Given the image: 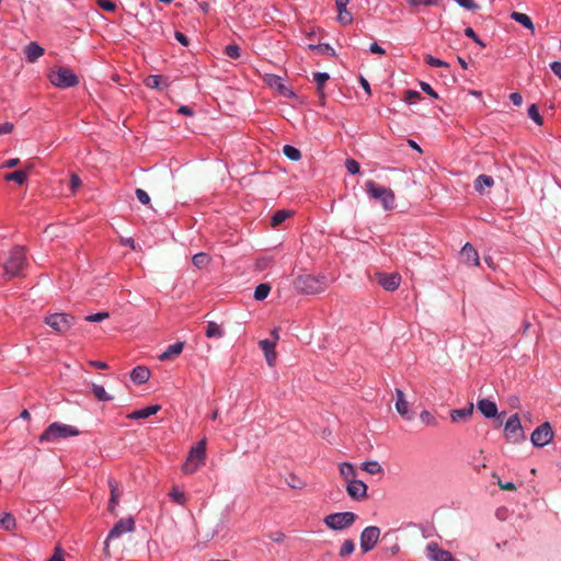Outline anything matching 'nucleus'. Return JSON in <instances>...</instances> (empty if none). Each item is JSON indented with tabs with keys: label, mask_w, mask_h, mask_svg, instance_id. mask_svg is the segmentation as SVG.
I'll return each mask as SVG.
<instances>
[{
	"label": "nucleus",
	"mask_w": 561,
	"mask_h": 561,
	"mask_svg": "<svg viewBox=\"0 0 561 561\" xmlns=\"http://www.w3.org/2000/svg\"><path fill=\"white\" fill-rule=\"evenodd\" d=\"M107 484H108L110 492H111V497L108 501V511L111 513H114L115 507L117 506V504L119 502L122 491L119 489L118 483L116 482V480L114 478H108Z\"/></svg>",
	"instance_id": "nucleus-17"
},
{
	"label": "nucleus",
	"mask_w": 561,
	"mask_h": 561,
	"mask_svg": "<svg viewBox=\"0 0 561 561\" xmlns=\"http://www.w3.org/2000/svg\"><path fill=\"white\" fill-rule=\"evenodd\" d=\"M365 187L368 196L379 201L385 210H391L396 207V196L391 188L380 186L374 181H367Z\"/></svg>",
	"instance_id": "nucleus-2"
},
{
	"label": "nucleus",
	"mask_w": 561,
	"mask_h": 561,
	"mask_svg": "<svg viewBox=\"0 0 561 561\" xmlns=\"http://www.w3.org/2000/svg\"><path fill=\"white\" fill-rule=\"evenodd\" d=\"M274 80H275V84H276V87H277L278 91H279L284 96H287V98H293V96H295V93H294L290 89H288L285 84H283V83L280 82V78H278V77H277V78H275Z\"/></svg>",
	"instance_id": "nucleus-47"
},
{
	"label": "nucleus",
	"mask_w": 561,
	"mask_h": 561,
	"mask_svg": "<svg viewBox=\"0 0 561 561\" xmlns=\"http://www.w3.org/2000/svg\"><path fill=\"white\" fill-rule=\"evenodd\" d=\"M201 466H203L201 462H197L196 460L187 457L186 461L184 462V465L182 467V471L185 474H192V473L196 472Z\"/></svg>",
	"instance_id": "nucleus-38"
},
{
	"label": "nucleus",
	"mask_w": 561,
	"mask_h": 561,
	"mask_svg": "<svg viewBox=\"0 0 561 561\" xmlns=\"http://www.w3.org/2000/svg\"><path fill=\"white\" fill-rule=\"evenodd\" d=\"M259 344H260V347L262 348V351L264 352L266 363L268 364V366L273 367L276 362V352H275L276 341L262 340V341H260Z\"/></svg>",
	"instance_id": "nucleus-18"
},
{
	"label": "nucleus",
	"mask_w": 561,
	"mask_h": 561,
	"mask_svg": "<svg viewBox=\"0 0 561 561\" xmlns=\"http://www.w3.org/2000/svg\"><path fill=\"white\" fill-rule=\"evenodd\" d=\"M271 291L268 284H260L254 290V298L259 301L264 300Z\"/></svg>",
	"instance_id": "nucleus-40"
},
{
	"label": "nucleus",
	"mask_w": 561,
	"mask_h": 561,
	"mask_svg": "<svg viewBox=\"0 0 561 561\" xmlns=\"http://www.w3.org/2000/svg\"><path fill=\"white\" fill-rule=\"evenodd\" d=\"M96 3L105 11H114L116 9V3L112 0H96Z\"/></svg>",
	"instance_id": "nucleus-53"
},
{
	"label": "nucleus",
	"mask_w": 561,
	"mask_h": 561,
	"mask_svg": "<svg viewBox=\"0 0 561 561\" xmlns=\"http://www.w3.org/2000/svg\"><path fill=\"white\" fill-rule=\"evenodd\" d=\"M110 317L108 312H98L85 317L89 322H101Z\"/></svg>",
	"instance_id": "nucleus-51"
},
{
	"label": "nucleus",
	"mask_w": 561,
	"mask_h": 561,
	"mask_svg": "<svg viewBox=\"0 0 561 561\" xmlns=\"http://www.w3.org/2000/svg\"><path fill=\"white\" fill-rule=\"evenodd\" d=\"M550 68L551 70L553 71V73L556 76H558L559 78H561V62L560 61H553L551 65H550Z\"/></svg>",
	"instance_id": "nucleus-64"
},
{
	"label": "nucleus",
	"mask_w": 561,
	"mask_h": 561,
	"mask_svg": "<svg viewBox=\"0 0 561 561\" xmlns=\"http://www.w3.org/2000/svg\"><path fill=\"white\" fill-rule=\"evenodd\" d=\"M336 8L339 11L337 20L343 24H350L353 21L352 14L347 11L346 7L350 0H336Z\"/></svg>",
	"instance_id": "nucleus-24"
},
{
	"label": "nucleus",
	"mask_w": 561,
	"mask_h": 561,
	"mask_svg": "<svg viewBox=\"0 0 561 561\" xmlns=\"http://www.w3.org/2000/svg\"><path fill=\"white\" fill-rule=\"evenodd\" d=\"M511 18L522 24L523 26H525L526 28L530 30V31H534L535 26H534V23L531 21V19L525 14V13H520V12H513L511 14Z\"/></svg>",
	"instance_id": "nucleus-31"
},
{
	"label": "nucleus",
	"mask_w": 561,
	"mask_h": 561,
	"mask_svg": "<svg viewBox=\"0 0 561 561\" xmlns=\"http://www.w3.org/2000/svg\"><path fill=\"white\" fill-rule=\"evenodd\" d=\"M420 420L425 423L426 425H430V426H436L437 425V422H436V419L434 417V415L428 412V411H422L420 413Z\"/></svg>",
	"instance_id": "nucleus-45"
},
{
	"label": "nucleus",
	"mask_w": 561,
	"mask_h": 561,
	"mask_svg": "<svg viewBox=\"0 0 561 561\" xmlns=\"http://www.w3.org/2000/svg\"><path fill=\"white\" fill-rule=\"evenodd\" d=\"M460 256H461L462 261L468 265L478 266L480 263L479 254H478L477 250L470 243H466L462 247V249L460 251Z\"/></svg>",
	"instance_id": "nucleus-19"
},
{
	"label": "nucleus",
	"mask_w": 561,
	"mask_h": 561,
	"mask_svg": "<svg viewBox=\"0 0 561 561\" xmlns=\"http://www.w3.org/2000/svg\"><path fill=\"white\" fill-rule=\"evenodd\" d=\"M505 436L511 443L525 439V434L518 414H513L505 423Z\"/></svg>",
	"instance_id": "nucleus-9"
},
{
	"label": "nucleus",
	"mask_w": 561,
	"mask_h": 561,
	"mask_svg": "<svg viewBox=\"0 0 561 561\" xmlns=\"http://www.w3.org/2000/svg\"><path fill=\"white\" fill-rule=\"evenodd\" d=\"M296 288L307 295H316L322 293L327 288V277L304 274L295 280Z\"/></svg>",
	"instance_id": "nucleus-3"
},
{
	"label": "nucleus",
	"mask_w": 561,
	"mask_h": 561,
	"mask_svg": "<svg viewBox=\"0 0 561 561\" xmlns=\"http://www.w3.org/2000/svg\"><path fill=\"white\" fill-rule=\"evenodd\" d=\"M150 371L145 366H137L130 373V378L135 383L142 385L148 381Z\"/></svg>",
	"instance_id": "nucleus-26"
},
{
	"label": "nucleus",
	"mask_w": 561,
	"mask_h": 561,
	"mask_svg": "<svg viewBox=\"0 0 561 561\" xmlns=\"http://www.w3.org/2000/svg\"><path fill=\"white\" fill-rule=\"evenodd\" d=\"M345 167H346V170L351 173V174H356L359 172V163L354 160V159H347L345 161Z\"/></svg>",
	"instance_id": "nucleus-50"
},
{
	"label": "nucleus",
	"mask_w": 561,
	"mask_h": 561,
	"mask_svg": "<svg viewBox=\"0 0 561 561\" xmlns=\"http://www.w3.org/2000/svg\"><path fill=\"white\" fill-rule=\"evenodd\" d=\"M420 87H421L422 91L427 93L430 96H432L434 99H438V94L433 90V88L428 83L421 82Z\"/></svg>",
	"instance_id": "nucleus-58"
},
{
	"label": "nucleus",
	"mask_w": 561,
	"mask_h": 561,
	"mask_svg": "<svg viewBox=\"0 0 561 561\" xmlns=\"http://www.w3.org/2000/svg\"><path fill=\"white\" fill-rule=\"evenodd\" d=\"M426 552L431 561H455L453 554L442 549L436 542H430L426 546Z\"/></svg>",
	"instance_id": "nucleus-13"
},
{
	"label": "nucleus",
	"mask_w": 561,
	"mask_h": 561,
	"mask_svg": "<svg viewBox=\"0 0 561 561\" xmlns=\"http://www.w3.org/2000/svg\"><path fill=\"white\" fill-rule=\"evenodd\" d=\"M367 485L360 480H350L346 483L347 494L355 501H363L367 497Z\"/></svg>",
	"instance_id": "nucleus-12"
},
{
	"label": "nucleus",
	"mask_w": 561,
	"mask_h": 561,
	"mask_svg": "<svg viewBox=\"0 0 561 561\" xmlns=\"http://www.w3.org/2000/svg\"><path fill=\"white\" fill-rule=\"evenodd\" d=\"M380 529L376 526L366 527L360 534V549L363 553H367L374 549L379 540Z\"/></svg>",
	"instance_id": "nucleus-10"
},
{
	"label": "nucleus",
	"mask_w": 561,
	"mask_h": 561,
	"mask_svg": "<svg viewBox=\"0 0 561 561\" xmlns=\"http://www.w3.org/2000/svg\"><path fill=\"white\" fill-rule=\"evenodd\" d=\"M465 35H466L467 37L472 38V39H473L477 44H479L480 46H482V47H484V46H485V45H484V43H483V42H482V41L477 36V34H476V32L473 31V28H472V27H467V28L465 30Z\"/></svg>",
	"instance_id": "nucleus-56"
},
{
	"label": "nucleus",
	"mask_w": 561,
	"mask_h": 561,
	"mask_svg": "<svg viewBox=\"0 0 561 561\" xmlns=\"http://www.w3.org/2000/svg\"><path fill=\"white\" fill-rule=\"evenodd\" d=\"M355 550V543L352 539H345L340 548L339 556L345 558L351 556Z\"/></svg>",
	"instance_id": "nucleus-37"
},
{
	"label": "nucleus",
	"mask_w": 561,
	"mask_h": 561,
	"mask_svg": "<svg viewBox=\"0 0 561 561\" xmlns=\"http://www.w3.org/2000/svg\"><path fill=\"white\" fill-rule=\"evenodd\" d=\"M425 61L427 65L432 67H448V64L446 61L435 58L431 55L425 56Z\"/></svg>",
	"instance_id": "nucleus-48"
},
{
	"label": "nucleus",
	"mask_w": 561,
	"mask_h": 561,
	"mask_svg": "<svg viewBox=\"0 0 561 561\" xmlns=\"http://www.w3.org/2000/svg\"><path fill=\"white\" fill-rule=\"evenodd\" d=\"M4 179L7 181H13L20 185L24 184L27 179V171L19 170L11 173H8Z\"/></svg>",
	"instance_id": "nucleus-33"
},
{
	"label": "nucleus",
	"mask_w": 561,
	"mask_h": 561,
	"mask_svg": "<svg viewBox=\"0 0 561 561\" xmlns=\"http://www.w3.org/2000/svg\"><path fill=\"white\" fill-rule=\"evenodd\" d=\"M472 413H473V404H470L469 407L463 408V409L453 410L450 412V417L454 422H458V421L468 419L469 416H471Z\"/></svg>",
	"instance_id": "nucleus-28"
},
{
	"label": "nucleus",
	"mask_w": 561,
	"mask_h": 561,
	"mask_svg": "<svg viewBox=\"0 0 561 561\" xmlns=\"http://www.w3.org/2000/svg\"><path fill=\"white\" fill-rule=\"evenodd\" d=\"M363 470L370 474H377L382 472V467L378 461H366L363 463Z\"/></svg>",
	"instance_id": "nucleus-43"
},
{
	"label": "nucleus",
	"mask_w": 561,
	"mask_h": 561,
	"mask_svg": "<svg viewBox=\"0 0 561 561\" xmlns=\"http://www.w3.org/2000/svg\"><path fill=\"white\" fill-rule=\"evenodd\" d=\"M309 49L317 50L320 54H327V53H334L333 48L329 44H319V45H312L310 44L308 46Z\"/></svg>",
	"instance_id": "nucleus-49"
},
{
	"label": "nucleus",
	"mask_w": 561,
	"mask_h": 561,
	"mask_svg": "<svg viewBox=\"0 0 561 561\" xmlns=\"http://www.w3.org/2000/svg\"><path fill=\"white\" fill-rule=\"evenodd\" d=\"M45 323L57 333L64 334L75 324V318L68 313H54L45 318Z\"/></svg>",
	"instance_id": "nucleus-7"
},
{
	"label": "nucleus",
	"mask_w": 561,
	"mask_h": 561,
	"mask_svg": "<svg viewBox=\"0 0 561 561\" xmlns=\"http://www.w3.org/2000/svg\"><path fill=\"white\" fill-rule=\"evenodd\" d=\"M92 392L94 394V397L99 400V401H110L112 400L113 398L106 392V390L104 389L103 386H100V385H96V383H93L92 385Z\"/></svg>",
	"instance_id": "nucleus-35"
},
{
	"label": "nucleus",
	"mask_w": 561,
	"mask_h": 561,
	"mask_svg": "<svg viewBox=\"0 0 561 561\" xmlns=\"http://www.w3.org/2000/svg\"><path fill=\"white\" fill-rule=\"evenodd\" d=\"M26 266L27 259L25 248L15 245L10 250L8 259L3 262V278L10 280L14 277H23Z\"/></svg>",
	"instance_id": "nucleus-1"
},
{
	"label": "nucleus",
	"mask_w": 561,
	"mask_h": 561,
	"mask_svg": "<svg viewBox=\"0 0 561 561\" xmlns=\"http://www.w3.org/2000/svg\"><path fill=\"white\" fill-rule=\"evenodd\" d=\"M553 438V431L550 423L546 422L538 426L531 434L530 440L536 447L548 445Z\"/></svg>",
	"instance_id": "nucleus-11"
},
{
	"label": "nucleus",
	"mask_w": 561,
	"mask_h": 561,
	"mask_svg": "<svg viewBox=\"0 0 561 561\" xmlns=\"http://www.w3.org/2000/svg\"><path fill=\"white\" fill-rule=\"evenodd\" d=\"M287 484L293 489H301L304 486V483L300 481V479L294 474L289 477Z\"/></svg>",
	"instance_id": "nucleus-57"
},
{
	"label": "nucleus",
	"mask_w": 561,
	"mask_h": 561,
	"mask_svg": "<svg viewBox=\"0 0 561 561\" xmlns=\"http://www.w3.org/2000/svg\"><path fill=\"white\" fill-rule=\"evenodd\" d=\"M0 527L5 530H12L15 528V518L10 513H3L0 515Z\"/></svg>",
	"instance_id": "nucleus-34"
},
{
	"label": "nucleus",
	"mask_w": 561,
	"mask_h": 561,
	"mask_svg": "<svg viewBox=\"0 0 561 561\" xmlns=\"http://www.w3.org/2000/svg\"><path fill=\"white\" fill-rule=\"evenodd\" d=\"M205 334L208 339L221 337L224 335V330L216 322L209 321Z\"/></svg>",
	"instance_id": "nucleus-32"
},
{
	"label": "nucleus",
	"mask_w": 561,
	"mask_h": 561,
	"mask_svg": "<svg viewBox=\"0 0 561 561\" xmlns=\"http://www.w3.org/2000/svg\"><path fill=\"white\" fill-rule=\"evenodd\" d=\"M79 433L80 432L75 426L54 422L42 433L39 442H56L59 438L77 436Z\"/></svg>",
	"instance_id": "nucleus-4"
},
{
	"label": "nucleus",
	"mask_w": 561,
	"mask_h": 561,
	"mask_svg": "<svg viewBox=\"0 0 561 561\" xmlns=\"http://www.w3.org/2000/svg\"><path fill=\"white\" fill-rule=\"evenodd\" d=\"M136 196L138 198V201L144 204V205H148L150 203V197L149 195L147 194V192H145L144 190L141 188H137L136 190Z\"/></svg>",
	"instance_id": "nucleus-55"
},
{
	"label": "nucleus",
	"mask_w": 561,
	"mask_h": 561,
	"mask_svg": "<svg viewBox=\"0 0 561 561\" xmlns=\"http://www.w3.org/2000/svg\"><path fill=\"white\" fill-rule=\"evenodd\" d=\"M80 186H81L80 178L77 174H71L70 188H71L72 193H75L77 191V188Z\"/></svg>",
	"instance_id": "nucleus-59"
},
{
	"label": "nucleus",
	"mask_w": 561,
	"mask_h": 561,
	"mask_svg": "<svg viewBox=\"0 0 561 561\" xmlns=\"http://www.w3.org/2000/svg\"><path fill=\"white\" fill-rule=\"evenodd\" d=\"M44 53V48L35 42H31L24 48L25 58L28 62H35Z\"/></svg>",
	"instance_id": "nucleus-20"
},
{
	"label": "nucleus",
	"mask_w": 561,
	"mask_h": 561,
	"mask_svg": "<svg viewBox=\"0 0 561 561\" xmlns=\"http://www.w3.org/2000/svg\"><path fill=\"white\" fill-rule=\"evenodd\" d=\"M356 519L357 515L355 513L341 512L327 515L323 523L332 530H343L351 527Z\"/></svg>",
	"instance_id": "nucleus-5"
},
{
	"label": "nucleus",
	"mask_w": 561,
	"mask_h": 561,
	"mask_svg": "<svg viewBox=\"0 0 561 561\" xmlns=\"http://www.w3.org/2000/svg\"><path fill=\"white\" fill-rule=\"evenodd\" d=\"M460 7L467 10H477L479 5L473 0H455Z\"/></svg>",
	"instance_id": "nucleus-54"
},
{
	"label": "nucleus",
	"mask_w": 561,
	"mask_h": 561,
	"mask_svg": "<svg viewBox=\"0 0 561 561\" xmlns=\"http://www.w3.org/2000/svg\"><path fill=\"white\" fill-rule=\"evenodd\" d=\"M184 348L183 342H178L174 344H171L167 347V350L159 356L160 360H171L179 356Z\"/></svg>",
	"instance_id": "nucleus-25"
},
{
	"label": "nucleus",
	"mask_w": 561,
	"mask_h": 561,
	"mask_svg": "<svg viewBox=\"0 0 561 561\" xmlns=\"http://www.w3.org/2000/svg\"><path fill=\"white\" fill-rule=\"evenodd\" d=\"M49 79L55 87L60 89L72 88L79 83V79L75 72L66 67H58L56 70H53L49 75Z\"/></svg>",
	"instance_id": "nucleus-6"
},
{
	"label": "nucleus",
	"mask_w": 561,
	"mask_h": 561,
	"mask_svg": "<svg viewBox=\"0 0 561 561\" xmlns=\"http://www.w3.org/2000/svg\"><path fill=\"white\" fill-rule=\"evenodd\" d=\"M377 282L380 286H382L386 290H396L399 285L401 277L397 273L392 274H383V273H377L376 274Z\"/></svg>",
	"instance_id": "nucleus-14"
},
{
	"label": "nucleus",
	"mask_w": 561,
	"mask_h": 561,
	"mask_svg": "<svg viewBox=\"0 0 561 561\" xmlns=\"http://www.w3.org/2000/svg\"><path fill=\"white\" fill-rule=\"evenodd\" d=\"M145 85L149 89L164 90L168 88L169 83L165 78L162 76L151 75L148 76L145 81Z\"/></svg>",
	"instance_id": "nucleus-23"
},
{
	"label": "nucleus",
	"mask_w": 561,
	"mask_h": 561,
	"mask_svg": "<svg viewBox=\"0 0 561 561\" xmlns=\"http://www.w3.org/2000/svg\"><path fill=\"white\" fill-rule=\"evenodd\" d=\"M339 471H340L341 477L346 481V483L350 480L355 479V474H356L355 469H354L353 465L350 462H342L339 466Z\"/></svg>",
	"instance_id": "nucleus-30"
},
{
	"label": "nucleus",
	"mask_w": 561,
	"mask_h": 561,
	"mask_svg": "<svg viewBox=\"0 0 561 561\" xmlns=\"http://www.w3.org/2000/svg\"><path fill=\"white\" fill-rule=\"evenodd\" d=\"M409 407L404 392L401 389H396V410L405 420L413 419V413L410 412Z\"/></svg>",
	"instance_id": "nucleus-15"
},
{
	"label": "nucleus",
	"mask_w": 561,
	"mask_h": 561,
	"mask_svg": "<svg viewBox=\"0 0 561 561\" xmlns=\"http://www.w3.org/2000/svg\"><path fill=\"white\" fill-rule=\"evenodd\" d=\"M192 262L197 268H203L210 262V257L208 254L201 252L193 256Z\"/></svg>",
	"instance_id": "nucleus-42"
},
{
	"label": "nucleus",
	"mask_w": 561,
	"mask_h": 561,
	"mask_svg": "<svg viewBox=\"0 0 561 561\" xmlns=\"http://www.w3.org/2000/svg\"><path fill=\"white\" fill-rule=\"evenodd\" d=\"M477 407L485 417H494L497 414L496 404L488 399L479 400Z\"/></svg>",
	"instance_id": "nucleus-22"
},
{
	"label": "nucleus",
	"mask_w": 561,
	"mask_h": 561,
	"mask_svg": "<svg viewBox=\"0 0 561 561\" xmlns=\"http://www.w3.org/2000/svg\"><path fill=\"white\" fill-rule=\"evenodd\" d=\"M206 446H207V440L204 437L198 443H196L194 446H192L187 457L204 465L205 459H206Z\"/></svg>",
	"instance_id": "nucleus-16"
},
{
	"label": "nucleus",
	"mask_w": 561,
	"mask_h": 561,
	"mask_svg": "<svg viewBox=\"0 0 561 561\" xmlns=\"http://www.w3.org/2000/svg\"><path fill=\"white\" fill-rule=\"evenodd\" d=\"M289 215H290V213L287 210L276 211L271 218L272 227L275 228V227L279 226L280 224H283L289 217Z\"/></svg>",
	"instance_id": "nucleus-41"
},
{
	"label": "nucleus",
	"mask_w": 561,
	"mask_h": 561,
	"mask_svg": "<svg viewBox=\"0 0 561 561\" xmlns=\"http://www.w3.org/2000/svg\"><path fill=\"white\" fill-rule=\"evenodd\" d=\"M330 79V76L329 73L327 72H314L313 73V80L316 81L317 83V91L320 95V99L323 101L324 100V92H323V87H324V83Z\"/></svg>",
	"instance_id": "nucleus-29"
},
{
	"label": "nucleus",
	"mask_w": 561,
	"mask_h": 561,
	"mask_svg": "<svg viewBox=\"0 0 561 561\" xmlns=\"http://www.w3.org/2000/svg\"><path fill=\"white\" fill-rule=\"evenodd\" d=\"M421 98V94L414 90H407L404 93V101L412 104Z\"/></svg>",
	"instance_id": "nucleus-52"
},
{
	"label": "nucleus",
	"mask_w": 561,
	"mask_h": 561,
	"mask_svg": "<svg viewBox=\"0 0 561 561\" xmlns=\"http://www.w3.org/2000/svg\"><path fill=\"white\" fill-rule=\"evenodd\" d=\"M497 485L501 490L504 491H515L516 486L513 482H502L501 480L497 481Z\"/></svg>",
	"instance_id": "nucleus-61"
},
{
	"label": "nucleus",
	"mask_w": 561,
	"mask_h": 561,
	"mask_svg": "<svg viewBox=\"0 0 561 561\" xmlns=\"http://www.w3.org/2000/svg\"><path fill=\"white\" fill-rule=\"evenodd\" d=\"M48 561H64V552L60 547H56L53 557Z\"/></svg>",
	"instance_id": "nucleus-62"
},
{
	"label": "nucleus",
	"mask_w": 561,
	"mask_h": 561,
	"mask_svg": "<svg viewBox=\"0 0 561 561\" xmlns=\"http://www.w3.org/2000/svg\"><path fill=\"white\" fill-rule=\"evenodd\" d=\"M160 410H161V405L153 404V405H149L144 409H140V410H136V411L131 412L130 414H128L127 417L131 419V420L147 419V417L156 414Z\"/></svg>",
	"instance_id": "nucleus-21"
},
{
	"label": "nucleus",
	"mask_w": 561,
	"mask_h": 561,
	"mask_svg": "<svg viewBox=\"0 0 561 561\" xmlns=\"http://www.w3.org/2000/svg\"><path fill=\"white\" fill-rule=\"evenodd\" d=\"M174 36L176 41L181 43L183 46H187L190 44L188 38L185 34L181 32H175Z\"/></svg>",
	"instance_id": "nucleus-63"
},
{
	"label": "nucleus",
	"mask_w": 561,
	"mask_h": 561,
	"mask_svg": "<svg viewBox=\"0 0 561 561\" xmlns=\"http://www.w3.org/2000/svg\"><path fill=\"white\" fill-rule=\"evenodd\" d=\"M14 128V125L12 123L5 122L0 125V136L10 134Z\"/></svg>",
	"instance_id": "nucleus-60"
},
{
	"label": "nucleus",
	"mask_w": 561,
	"mask_h": 561,
	"mask_svg": "<svg viewBox=\"0 0 561 561\" xmlns=\"http://www.w3.org/2000/svg\"><path fill=\"white\" fill-rule=\"evenodd\" d=\"M225 54L232 59H237L240 57V47L236 44H231L226 46Z\"/></svg>",
	"instance_id": "nucleus-46"
},
{
	"label": "nucleus",
	"mask_w": 561,
	"mask_h": 561,
	"mask_svg": "<svg viewBox=\"0 0 561 561\" xmlns=\"http://www.w3.org/2000/svg\"><path fill=\"white\" fill-rule=\"evenodd\" d=\"M169 495L174 503L182 505V506L185 505L186 495L179 488L173 486Z\"/></svg>",
	"instance_id": "nucleus-36"
},
{
	"label": "nucleus",
	"mask_w": 561,
	"mask_h": 561,
	"mask_svg": "<svg viewBox=\"0 0 561 561\" xmlns=\"http://www.w3.org/2000/svg\"><path fill=\"white\" fill-rule=\"evenodd\" d=\"M283 153L291 161H298L301 158V152L290 145L284 146Z\"/></svg>",
	"instance_id": "nucleus-39"
},
{
	"label": "nucleus",
	"mask_w": 561,
	"mask_h": 561,
	"mask_svg": "<svg viewBox=\"0 0 561 561\" xmlns=\"http://www.w3.org/2000/svg\"><path fill=\"white\" fill-rule=\"evenodd\" d=\"M494 184V180L492 176L486 174H481L474 181V188L479 193H483L484 187H492Z\"/></svg>",
	"instance_id": "nucleus-27"
},
{
	"label": "nucleus",
	"mask_w": 561,
	"mask_h": 561,
	"mask_svg": "<svg viewBox=\"0 0 561 561\" xmlns=\"http://www.w3.org/2000/svg\"><path fill=\"white\" fill-rule=\"evenodd\" d=\"M528 115L537 125L541 126L543 124V119L536 104H531L528 107Z\"/></svg>",
	"instance_id": "nucleus-44"
},
{
	"label": "nucleus",
	"mask_w": 561,
	"mask_h": 561,
	"mask_svg": "<svg viewBox=\"0 0 561 561\" xmlns=\"http://www.w3.org/2000/svg\"><path fill=\"white\" fill-rule=\"evenodd\" d=\"M135 530V520L133 517L122 518L119 519L114 527L111 529L104 547V553L110 556V547L108 541L115 538H119L122 535L126 533H131Z\"/></svg>",
	"instance_id": "nucleus-8"
}]
</instances>
